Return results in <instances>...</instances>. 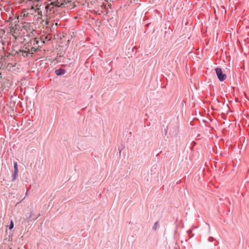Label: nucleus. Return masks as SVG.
Returning a JSON list of instances; mask_svg holds the SVG:
<instances>
[{"instance_id":"1","label":"nucleus","mask_w":249,"mask_h":249,"mask_svg":"<svg viewBox=\"0 0 249 249\" xmlns=\"http://www.w3.org/2000/svg\"><path fill=\"white\" fill-rule=\"evenodd\" d=\"M66 3H67V2H66V0H64V2H62L61 3L58 1L52 2L50 4H48L46 6V9L47 10H52V8L51 7V5L54 6L58 7H62V6L64 7L65 5L66 4Z\"/></svg>"},{"instance_id":"8","label":"nucleus","mask_w":249,"mask_h":249,"mask_svg":"<svg viewBox=\"0 0 249 249\" xmlns=\"http://www.w3.org/2000/svg\"><path fill=\"white\" fill-rule=\"evenodd\" d=\"M14 222L13 221L11 220L10 222V223L8 226L9 230H12L14 228Z\"/></svg>"},{"instance_id":"15","label":"nucleus","mask_w":249,"mask_h":249,"mask_svg":"<svg viewBox=\"0 0 249 249\" xmlns=\"http://www.w3.org/2000/svg\"><path fill=\"white\" fill-rule=\"evenodd\" d=\"M41 43L42 44H43L45 43V41H44V40H43L42 41H41Z\"/></svg>"},{"instance_id":"11","label":"nucleus","mask_w":249,"mask_h":249,"mask_svg":"<svg viewBox=\"0 0 249 249\" xmlns=\"http://www.w3.org/2000/svg\"><path fill=\"white\" fill-rule=\"evenodd\" d=\"M213 238L212 237H210L209 238H208V241L209 242H212L213 241Z\"/></svg>"},{"instance_id":"12","label":"nucleus","mask_w":249,"mask_h":249,"mask_svg":"<svg viewBox=\"0 0 249 249\" xmlns=\"http://www.w3.org/2000/svg\"><path fill=\"white\" fill-rule=\"evenodd\" d=\"M13 111H14V110H10V112H9V111H8V114H10V115L11 116H12V117L13 116V115H12V112H13Z\"/></svg>"},{"instance_id":"7","label":"nucleus","mask_w":249,"mask_h":249,"mask_svg":"<svg viewBox=\"0 0 249 249\" xmlns=\"http://www.w3.org/2000/svg\"><path fill=\"white\" fill-rule=\"evenodd\" d=\"M159 227V225L158 222H156L154 224V226L153 227V229L154 230H157Z\"/></svg>"},{"instance_id":"5","label":"nucleus","mask_w":249,"mask_h":249,"mask_svg":"<svg viewBox=\"0 0 249 249\" xmlns=\"http://www.w3.org/2000/svg\"><path fill=\"white\" fill-rule=\"evenodd\" d=\"M65 73V70L61 69H57L55 71V73L57 75H62Z\"/></svg>"},{"instance_id":"10","label":"nucleus","mask_w":249,"mask_h":249,"mask_svg":"<svg viewBox=\"0 0 249 249\" xmlns=\"http://www.w3.org/2000/svg\"><path fill=\"white\" fill-rule=\"evenodd\" d=\"M22 53H23L22 54H23V55H24L25 54L26 55H27V54H28V52H26V51H22Z\"/></svg>"},{"instance_id":"4","label":"nucleus","mask_w":249,"mask_h":249,"mask_svg":"<svg viewBox=\"0 0 249 249\" xmlns=\"http://www.w3.org/2000/svg\"><path fill=\"white\" fill-rule=\"evenodd\" d=\"M27 214H29V215L28 216V215H27V218L28 219V220H36V219L38 217V215H34V212L33 211H31L29 213H28Z\"/></svg>"},{"instance_id":"13","label":"nucleus","mask_w":249,"mask_h":249,"mask_svg":"<svg viewBox=\"0 0 249 249\" xmlns=\"http://www.w3.org/2000/svg\"><path fill=\"white\" fill-rule=\"evenodd\" d=\"M167 129H168V126L166 127V128H165V135H167Z\"/></svg>"},{"instance_id":"6","label":"nucleus","mask_w":249,"mask_h":249,"mask_svg":"<svg viewBox=\"0 0 249 249\" xmlns=\"http://www.w3.org/2000/svg\"><path fill=\"white\" fill-rule=\"evenodd\" d=\"M31 43L33 45H38V46H40L39 45V41L37 40L36 38H35L33 39V40H31Z\"/></svg>"},{"instance_id":"3","label":"nucleus","mask_w":249,"mask_h":249,"mask_svg":"<svg viewBox=\"0 0 249 249\" xmlns=\"http://www.w3.org/2000/svg\"><path fill=\"white\" fill-rule=\"evenodd\" d=\"M18 172V163L17 162H14V173L12 175V181L16 179Z\"/></svg>"},{"instance_id":"14","label":"nucleus","mask_w":249,"mask_h":249,"mask_svg":"<svg viewBox=\"0 0 249 249\" xmlns=\"http://www.w3.org/2000/svg\"><path fill=\"white\" fill-rule=\"evenodd\" d=\"M41 6L40 5H39V4H38V3H37V4H36V6L37 7V9L38 10L40 9V8H39V6Z\"/></svg>"},{"instance_id":"2","label":"nucleus","mask_w":249,"mask_h":249,"mask_svg":"<svg viewBox=\"0 0 249 249\" xmlns=\"http://www.w3.org/2000/svg\"><path fill=\"white\" fill-rule=\"evenodd\" d=\"M216 74L218 80L220 81H224L226 78V74L224 73L220 68H216L215 69Z\"/></svg>"},{"instance_id":"9","label":"nucleus","mask_w":249,"mask_h":249,"mask_svg":"<svg viewBox=\"0 0 249 249\" xmlns=\"http://www.w3.org/2000/svg\"><path fill=\"white\" fill-rule=\"evenodd\" d=\"M36 50H37V49L36 48H35L34 47H32L31 50V52H32L31 53H33V52H35L36 51Z\"/></svg>"},{"instance_id":"16","label":"nucleus","mask_w":249,"mask_h":249,"mask_svg":"<svg viewBox=\"0 0 249 249\" xmlns=\"http://www.w3.org/2000/svg\"><path fill=\"white\" fill-rule=\"evenodd\" d=\"M199 113L200 114L201 112H200V111L199 110Z\"/></svg>"}]
</instances>
